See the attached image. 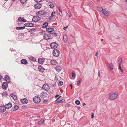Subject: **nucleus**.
<instances>
[{"label":"nucleus","mask_w":127,"mask_h":127,"mask_svg":"<svg viewBox=\"0 0 127 127\" xmlns=\"http://www.w3.org/2000/svg\"><path fill=\"white\" fill-rule=\"evenodd\" d=\"M118 93L113 92L109 94V99L111 100H114L117 97Z\"/></svg>","instance_id":"1"},{"label":"nucleus","mask_w":127,"mask_h":127,"mask_svg":"<svg viewBox=\"0 0 127 127\" xmlns=\"http://www.w3.org/2000/svg\"><path fill=\"white\" fill-rule=\"evenodd\" d=\"M52 53L54 56L57 57L59 56L60 52L58 50L55 49L53 50Z\"/></svg>","instance_id":"2"},{"label":"nucleus","mask_w":127,"mask_h":127,"mask_svg":"<svg viewBox=\"0 0 127 127\" xmlns=\"http://www.w3.org/2000/svg\"><path fill=\"white\" fill-rule=\"evenodd\" d=\"M33 100L35 103H38L40 102L41 99L39 97H35L33 98Z\"/></svg>","instance_id":"3"},{"label":"nucleus","mask_w":127,"mask_h":127,"mask_svg":"<svg viewBox=\"0 0 127 127\" xmlns=\"http://www.w3.org/2000/svg\"><path fill=\"white\" fill-rule=\"evenodd\" d=\"M42 88L45 90L48 91L50 89V87L48 85L46 84H45L43 85Z\"/></svg>","instance_id":"4"},{"label":"nucleus","mask_w":127,"mask_h":127,"mask_svg":"<svg viewBox=\"0 0 127 127\" xmlns=\"http://www.w3.org/2000/svg\"><path fill=\"white\" fill-rule=\"evenodd\" d=\"M4 79L7 83H10L11 82L10 77L8 75H6L5 76Z\"/></svg>","instance_id":"5"},{"label":"nucleus","mask_w":127,"mask_h":127,"mask_svg":"<svg viewBox=\"0 0 127 127\" xmlns=\"http://www.w3.org/2000/svg\"><path fill=\"white\" fill-rule=\"evenodd\" d=\"M41 19L40 17L38 16H36L33 17L32 21L34 22H37Z\"/></svg>","instance_id":"6"},{"label":"nucleus","mask_w":127,"mask_h":127,"mask_svg":"<svg viewBox=\"0 0 127 127\" xmlns=\"http://www.w3.org/2000/svg\"><path fill=\"white\" fill-rule=\"evenodd\" d=\"M47 31L49 33L52 34L53 31L54 30V28H48L46 29Z\"/></svg>","instance_id":"7"},{"label":"nucleus","mask_w":127,"mask_h":127,"mask_svg":"<svg viewBox=\"0 0 127 127\" xmlns=\"http://www.w3.org/2000/svg\"><path fill=\"white\" fill-rule=\"evenodd\" d=\"M50 46L51 48L55 49L57 47L58 44L56 42H53L50 44Z\"/></svg>","instance_id":"8"},{"label":"nucleus","mask_w":127,"mask_h":127,"mask_svg":"<svg viewBox=\"0 0 127 127\" xmlns=\"http://www.w3.org/2000/svg\"><path fill=\"white\" fill-rule=\"evenodd\" d=\"M2 86V88L5 90H6L8 87V85L7 83L5 82H3Z\"/></svg>","instance_id":"9"},{"label":"nucleus","mask_w":127,"mask_h":127,"mask_svg":"<svg viewBox=\"0 0 127 127\" xmlns=\"http://www.w3.org/2000/svg\"><path fill=\"white\" fill-rule=\"evenodd\" d=\"M45 13V12L44 11H40L38 12H36V14L38 15H43Z\"/></svg>","instance_id":"10"},{"label":"nucleus","mask_w":127,"mask_h":127,"mask_svg":"<svg viewBox=\"0 0 127 127\" xmlns=\"http://www.w3.org/2000/svg\"><path fill=\"white\" fill-rule=\"evenodd\" d=\"M44 38L46 40L50 39L51 38L50 35L49 34H45L43 36Z\"/></svg>","instance_id":"11"},{"label":"nucleus","mask_w":127,"mask_h":127,"mask_svg":"<svg viewBox=\"0 0 127 127\" xmlns=\"http://www.w3.org/2000/svg\"><path fill=\"white\" fill-rule=\"evenodd\" d=\"M47 95V93L45 92H42L40 95V96L42 98H44L46 97Z\"/></svg>","instance_id":"12"},{"label":"nucleus","mask_w":127,"mask_h":127,"mask_svg":"<svg viewBox=\"0 0 127 127\" xmlns=\"http://www.w3.org/2000/svg\"><path fill=\"white\" fill-rule=\"evenodd\" d=\"M41 4L40 3H37L34 6L35 8L36 9H39L41 7Z\"/></svg>","instance_id":"13"},{"label":"nucleus","mask_w":127,"mask_h":127,"mask_svg":"<svg viewBox=\"0 0 127 127\" xmlns=\"http://www.w3.org/2000/svg\"><path fill=\"white\" fill-rule=\"evenodd\" d=\"M21 103L24 104H26L28 102V100L26 98H24L20 100Z\"/></svg>","instance_id":"14"},{"label":"nucleus","mask_w":127,"mask_h":127,"mask_svg":"<svg viewBox=\"0 0 127 127\" xmlns=\"http://www.w3.org/2000/svg\"><path fill=\"white\" fill-rule=\"evenodd\" d=\"M6 108L5 106H2L0 107V110L1 112H3L6 110Z\"/></svg>","instance_id":"15"},{"label":"nucleus","mask_w":127,"mask_h":127,"mask_svg":"<svg viewBox=\"0 0 127 127\" xmlns=\"http://www.w3.org/2000/svg\"><path fill=\"white\" fill-rule=\"evenodd\" d=\"M24 25L25 26L29 27H33L34 26V24L31 23H25Z\"/></svg>","instance_id":"16"},{"label":"nucleus","mask_w":127,"mask_h":127,"mask_svg":"<svg viewBox=\"0 0 127 127\" xmlns=\"http://www.w3.org/2000/svg\"><path fill=\"white\" fill-rule=\"evenodd\" d=\"M38 69L41 72H43L45 70L44 68L41 65H39L38 66Z\"/></svg>","instance_id":"17"},{"label":"nucleus","mask_w":127,"mask_h":127,"mask_svg":"<svg viewBox=\"0 0 127 127\" xmlns=\"http://www.w3.org/2000/svg\"><path fill=\"white\" fill-rule=\"evenodd\" d=\"M12 106V105L11 103H8L5 106L6 108L7 109H9Z\"/></svg>","instance_id":"18"},{"label":"nucleus","mask_w":127,"mask_h":127,"mask_svg":"<svg viewBox=\"0 0 127 127\" xmlns=\"http://www.w3.org/2000/svg\"><path fill=\"white\" fill-rule=\"evenodd\" d=\"M50 63L52 65H56L57 64V62L56 60H51L50 61Z\"/></svg>","instance_id":"19"},{"label":"nucleus","mask_w":127,"mask_h":127,"mask_svg":"<svg viewBox=\"0 0 127 127\" xmlns=\"http://www.w3.org/2000/svg\"><path fill=\"white\" fill-rule=\"evenodd\" d=\"M21 63L24 64H26L28 63L27 60L25 59H22L21 61Z\"/></svg>","instance_id":"20"},{"label":"nucleus","mask_w":127,"mask_h":127,"mask_svg":"<svg viewBox=\"0 0 127 127\" xmlns=\"http://www.w3.org/2000/svg\"><path fill=\"white\" fill-rule=\"evenodd\" d=\"M10 96L11 97L15 100H16L17 99V96L14 95V94L12 93L10 95Z\"/></svg>","instance_id":"21"},{"label":"nucleus","mask_w":127,"mask_h":127,"mask_svg":"<svg viewBox=\"0 0 127 127\" xmlns=\"http://www.w3.org/2000/svg\"><path fill=\"white\" fill-rule=\"evenodd\" d=\"M55 69L56 71L58 72L60 71L62 69V68L61 67L58 66H57L56 67Z\"/></svg>","instance_id":"22"},{"label":"nucleus","mask_w":127,"mask_h":127,"mask_svg":"<svg viewBox=\"0 0 127 127\" xmlns=\"http://www.w3.org/2000/svg\"><path fill=\"white\" fill-rule=\"evenodd\" d=\"M38 60V63L41 64H43L44 61V60L41 58L39 59Z\"/></svg>","instance_id":"23"},{"label":"nucleus","mask_w":127,"mask_h":127,"mask_svg":"<svg viewBox=\"0 0 127 127\" xmlns=\"http://www.w3.org/2000/svg\"><path fill=\"white\" fill-rule=\"evenodd\" d=\"M18 20L20 22H26V20L24 19L23 18L21 17H19L18 18Z\"/></svg>","instance_id":"24"},{"label":"nucleus","mask_w":127,"mask_h":127,"mask_svg":"<svg viewBox=\"0 0 127 127\" xmlns=\"http://www.w3.org/2000/svg\"><path fill=\"white\" fill-rule=\"evenodd\" d=\"M109 67L110 70L113 69L114 66H113V64L112 63H110L109 64Z\"/></svg>","instance_id":"25"},{"label":"nucleus","mask_w":127,"mask_h":127,"mask_svg":"<svg viewBox=\"0 0 127 127\" xmlns=\"http://www.w3.org/2000/svg\"><path fill=\"white\" fill-rule=\"evenodd\" d=\"M63 38L64 42H66L67 41L68 37L65 34L63 35Z\"/></svg>","instance_id":"26"},{"label":"nucleus","mask_w":127,"mask_h":127,"mask_svg":"<svg viewBox=\"0 0 127 127\" xmlns=\"http://www.w3.org/2000/svg\"><path fill=\"white\" fill-rule=\"evenodd\" d=\"M102 13L104 15L106 16H108L109 15V14L108 12L106 11L104 9L102 12Z\"/></svg>","instance_id":"27"},{"label":"nucleus","mask_w":127,"mask_h":127,"mask_svg":"<svg viewBox=\"0 0 127 127\" xmlns=\"http://www.w3.org/2000/svg\"><path fill=\"white\" fill-rule=\"evenodd\" d=\"M48 22H45L43 24L42 27L43 28H46L48 26Z\"/></svg>","instance_id":"28"},{"label":"nucleus","mask_w":127,"mask_h":127,"mask_svg":"<svg viewBox=\"0 0 127 127\" xmlns=\"http://www.w3.org/2000/svg\"><path fill=\"white\" fill-rule=\"evenodd\" d=\"M19 107L17 105H15L14 106V108H12V110H13V111H15L18 109L19 108Z\"/></svg>","instance_id":"29"},{"label":"nucleus","mask_w":127,"mask_h":127,"mask_svg":"<svg viewBox=\"0 0 127 127\" xmlns=\"http://www.w3.org/2000/svg\"><path fill=\"white\" fill-rule=\"evenodd\" d=\"M49 6L50 8H53L54 7V5L52 3L51 1H49Z\"/></svg>","instance_id":"30"},{"label":"nucleus","mask_w":127,"mask_h":127,"mask_svg":"<svg viewBox=\"0 0 127 127\" xmlns=\"http://www.w3.org/2000/svg\"><path fill=\"white\" fill-rule=\"evenodd\" d=\"M25 28V26L21 27H17L16 28L17 30L23 29Z\"/></svg>","instance_id":"31"},{"label":"nucleus","mask_w":127,"mask_h":127,"mask_svg":"<svg viewBox=\"0 0 127 127\" xmlns=\"http://www.w3.org/2000/svg\"><path fill=\"white\" fill-rule=\"evenodd\" d=\"M118 62H119V65H121V64L122 62V60L121 58H119L118 60Z\"/></svg>","instance_id":"32"},{"label":"nucleus","mask_w":127,"mask_h":127,"mask_svg":"<svg viewBox=\"0 0 127 127\" xmlns=\"http://www.w3.org/2000/svg\"><path fill=\"white\" fill-rule=\"evenodd\" d=\"M27 0H20V1L22 4L25 3Z\"/></svg>","instance_id":"33"},{"label":"nucleus","mask_w":127,"mask_h":127,"mask_svg":"<svg viewBox=\"0 0 127 127\" xmlns=\"http://www.w3.org/2000/svg\"><path fill=\"white\" fill-rule=\"evenodd\" d=\"M44 121L43 120L41 119L39 121L38 123V124H41L44 122Z\"/></svg>","instance_id":"34"},{"label":"nucleus","mask_w":127,"mask_h":127,"mask_svg":"<svg viewBox=\"0 0 127 127\" xmlns=\"http://www.w3.org/2000/svg\"><path fill=\"white\" fill-rule=\"evenodd\" d=\"M97 9L100 11H102V12L104 10L103 8L101 7H97Z\"/></svg>","instance_id":"35"},{"label":"nucleus","mask_w":127,"mask_h":127,"mask_svg":"<svg viewBox=\"0 0 127 127\" xmlns=\"http://www.w3.org/2000/svg\"><path fill=\"white\" fill-rule=\"evenodd\" d=\"M2 95L3 96L6 97L7 96V94L6 92H5L2 93Z\"/></svg>","instance_id":"36"},{"label":"nucleus","mask_w":127,"mask_h":127,"mask_svg":"<svg viewBox=\"0 0 127 127\" xmlns=\"http://www.w3.org/2000/svg\"><path fill=\"white\" fill-rule=\"evenodd\" d=\"M30 59L32 61H35L36 59L35 58H34V57H31L30 58Z\"/></svg>","instance_id":"37"},{"label":"nucleus","mask_w":127,"mask_h":127,"mask_svg":"<svg viewBox=\"0 0 127 127\" xmlns=\"http://www.w3.org/2000/svg\"><path fill=\"white\" fill-rule=\"evenodd\" d=\"M63 84V82L62 81H59V82L58 85L59 86H60L62 85Z\"/></svg>","instance_id":"38"},{"label":"nucleus","mask_w":127,"mask_h":127,"mask_svg":"<svg viewBox=\"0 0 127 127\" xmlns=\"http://www.w3.org/2000/svg\"><path fill=\"white\" fill-rule=\"evenodd\" d=\"M82 81V79H80V80L78 81V82H77V85L78 86H79L80 84V83L81 82V81Z\"/></svg>","instance_id":"39"},{"label":"nucleus","mask_w":127,"mask_h":127,"mask_svg":"<svg viewBox=\"0 0 127 127\" xmlns=\"http://www.w3.org/2000/svg\"><path fill=\"white\" fill-rule=\"evenodd\" d=\"M80 102L79 101L77 100L75 101V104L77 105H79L80 104Z\"/></svg>","instance_id":"40"},{"label":"nucleus","mask_w":127,"mask_h":127,"mask_svg":"<svg viewBox=\"0 0 127 127\" xmlns=\"http://www.w3.org/2000/svg\"><path fill=\"white\" fill-rule=\"evenodd\" d=\"M55 15V13L54 12H52L51 14V16H54Z\"/></svg>","instance_id":"41"},{"label":"nucleus","mask_w":127,"mask_h":127,"mask_svg":"<svg viewBox=\"0 0 127 127\" xmlns=\"http://www.w3.org/2000/svg\"><path fill=\"white\" fill-rule=\"evenodd\" d=\"M36 2L38 3L42 1V0H34Z\"/></svg>","instance_id":"42"},{"label":"nucleus","mask_w":127,"mask_h":127,"mask_svg":"<svg viewBox=\"0 0 127 127\" xmlns=\"http://www.w3.org/2000/svg\"><path fill=\"white\" fill-rule=\"evenodd\" d=\"M119 69L120 70L121 72H122L123 73L124 72V71L123 70V69L121 68V65H119Z\"/></svg>","instance_id":"43"},{"label":"nucleus","mask_w":127,"mask_h":127,"mask_svg":"<svg viewBox=\"0 0 127 127\" xmlns=\"http://www.w3.org/2000/svg\"><path fill=\"white\" fill-rule=\"evenodd\" d=\"M93 3L92 2H91V3H89L88 4V5L89 6H90L91 7H92V4H93Z\"/></svg>","instance_id":"44"},{"label":"nucleus","mask_w":127,"mask_h":127,"mask_svg":"<svg viewBox=\"0 0 127 127\" xmlns=\"http://www.w3.org/2000/svg\"><path fill=\"white\" fill-rule=\"evenodd\" d=\"M52 34H54V35L55 36H57L58 35V34L57 33L54 32H53V33H52Z\"/></svg>","instance_id":"45"},{"label":"nucleus","mask_w":127,"mask_h":127,"mask_svg":"<svg viewBox=\"0 0 127 127\" xmlns=\"http://www.w3.org/2000/svg\"><path fill=\"white\" fill-rule=\"evenodd\" d=\"M72 76L73 77H75V73L74 72H73L72 73Z\"/></svg>","instance_id":"46"},{"label":"nucleus","mask_w":127,"mask_h":127,"mask_svg":"<svg viewBox=\"0 0 127 127\" xmlns=\"http://www.w3.org/2000/svg\"><path fill=\"white\" fill-rule=\"evenodd\" d=\"M98 76L100 77V71L99 70L98 71Z\"/></svg>","instance_id":"47"},{"label":"nucleus","mask_w":127,"mask_h":127,"mask_svg":"<svg viewBox=\"0 0 127 127\" xmlns=\"http://www.w3.org/2000/svg\"><path fill=\"white\" fill-rule=\"evenodd\" d=\"M58 9L59 10V12H60V13L62 14V11L61 10L60 8V7H58Z\"/></svg>","instance_id":"48"},{"label":"nucleus","mask_w":127,"mask_h":127,"mask_svg":"<svg viewBox=\"0 0 127 127\" xmlns=\"http://www.w3.org/2000/svg\"><path fill=\"white\" fill-rule=\"evenodd\" d=\"M47 100H45L43 101V102L44 103H46L47 102Z\"/></svg>","instance_id":"49"},{"label":"nucleus","mask_w":127,"mask_h":127,"mask_svg":"<svg viewBox=\"0 0 127 127\" xmlns=\"http://www.w3.org/2000/svg\"><path fill=\"white\" fill-rule=\"evenodd\" d=\"M98 51H97V52H96V53L95 54V56L96 57H97L98 55Z\"/></svg>","instance_id":"50"},{"label":"nucleus","mask_w":127,"mask_h":127,"mask_svg":"<svg viewBox=\"0 0 127 127\" xmlns=\"http://www.w3.org/2000/svg\"><path fill=\"white\" fill-rule=\"evenodd\" d=\"M94 117V113H92L91 114V118H93Z\"/></svg>","instance_id":"51"},{"label":"nucleus","mask_w":127,"mask_h":127,"mask_svg":"<svg viewBox=\"0 0 127 127\" xmlns=\"http://www.w3.org/2000/svg\"><path fill=\"white\" fill-rule=\"evenodd\" d=\"M65 100L64 99H63L61 100L62 103L64 102Z\"/></svg>","instance_id":"52"},{"label":"nucleus","mask_w":127,"mask_h":127,"mask_svg":"<svg viewBox=\"0 0 127 127\" xmlns=\"http://www.w3.org/2000/svg\"><path fill=\"white\" fill-rule=\"evenodd\" d=\"M35 30V29H31L29 31L30 32V31H34Z\"/></svg>","instance_id":"53"},{"label":"nucleus","mask_w":127,"mask_h":127,"mask_svg":"<svg viewBox=\"0 0 127 127\" xmlns=\"http://www.w3.org/2000/svg\"><path fill=\"white\" fill-rule=\"evenodd\" d=\"M57 103H62V102H61V100H59V101H57Z\"/></svg>","instance_id":"54"},{"label":"nucleus","mask_w":127,"mask_h":127,"mask_svg":"<svg viewBox=\"0 0 127 127\" xmlns=\"http://www.w3.org/2000/svg\"><path fill=\"white\" fill-rule=\"evenodd\" d=\"M2 76L0 75V80H1L2 79Z\"/></svg>","instance_id":"55"},{"label":"nucleus","mask_w":127,"mask_h":127,"mask_svg":"<svg viewBox=\"0 0 127 127\" xmlns=\"http://www.w3.org/2000/svg\"><path fill=\"white\" fill-rule=\"evenodd\" d=\"M53 17L52 16H51L49 17V19L50 20H51L52 19V18Z\"/></svg>","instance_id":"56"},{"label":"nucleus","mask_w":127,"mask_h":127,"mask_svg":"<svg viewBox=\"0 0 127 127\" xmlns=\"http://www.w3.org/2000/svg\"><path fill=\"white\" fill-rule=\"evenodd\" d=\"M59 96V95H56L55 96V97L56 98H57V97L58 96Z\"/></svg>","instance_id":"57"},{"label":"nucleus","mask_w":127,"mask_h":127,"mask_svg":"<svg viewBox=\"0 0 127 127\" xmlns=\"http://www.w3.org/2000/svg\"><path fill=\"white\" fill-rule=\"evenodd\" d=\"M69 18H70V17H71V16H72V14L71 13L70 14H69Z\"/></svg>","instance_id":"58"},{"label":"nucleus","mask_w":127,"mask_h":127,"mask_svg":"<svg viewBox=\"0 0 127 127\" xmlns=\"http://www.w3.org/2000/svg\"><path fill=\"white\" fill-rule=\"evenodd\" d=\"M67 27V26H66V27H64V28H63V29L64 30H66V28Z\"/></svg>","instance_id":"59"},{"label":"nucleus","mask_w":127,"mask_h":127,"mask_svg":"<svg viewBox=\"0 0 127 127\" xmlns=\"http://www.w3.org/2000/svg\"><path fill=\"white\" fill-rule=\"evenodd\" d=\"M61 97V96H60L56 100V101L57 100H58Z\"/></svg>","instance_id":"60"},{"label":"nucleus","mask_w":127,"mask_h":127,"mask_svg":"<svg viewBox=\"0 0 127 127\" xmlns=\"http://www.w3.org/2000/svg\"><path fill=\"white\" fill-rule=\"evenodd\" d=\"M70 86L71 87V89H72V84H71L70 85Z\"/></svg>","instance_id":"61"},{"label":"nucleus","mask_w":127,"mask_h":127,"mask_svg":"<svg viewBox=\"0 0 127 127\" xmlns=\"http://www.w3.org/2000/svg\"><path fill=\"white\" fill-rule=\"evenodd\" d=\"M97 1L99 2L100 1V0H96Z\"/></svg>","instance_id":"62"},{"label":"nucleus","mask_w":127,"mask_h":127,"mask_svg":"<svg viewBox=\"0 0 127 127\" xmlns=\"http://www.w3.org/2000/svg\"><path fill=\"white\" fill-rule=\"evenodd\" d=\"M13 2L15 1V0H11Z\"/></svg>","instance_id":"63"},{"label":"nucleus","mask_w":127,"mask_h":127,"mask_svg":"<svg viewBox=\"0 0 127 127\" xmlns=\"http://www.w3.org/2000/svg\"><path fill=\"white\" fill-rule=\"evenodd\" d=\"M101 41H102L103 40V39H102L101 40Z\"/></svg>","instance_id":"64"}]
</instances>
